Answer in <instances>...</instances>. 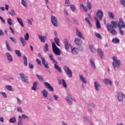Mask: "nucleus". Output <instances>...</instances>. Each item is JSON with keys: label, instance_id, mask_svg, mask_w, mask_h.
I'll list each match as a JSON object with an SVG mask.
<instances>
[{"label": "nucleus", "instance_id": "f257e3e1", "mask_svg": "<svg viewBox=\"0 0 125 125\" xmlns=\"http://www.w3.org/2000/svg\"><path fill=\"white\" fill-rule=\"evenodd\" d=\"M118 26V21H111V24H106V28L107 30L110 32L111 35H116L118 34V32L114 28H117Z\"/></svg>", "mask_w": 125, "mask_h": 125}, {"label": "nucleus", "instance_id": "f03ea898", "mask_svg": "<svg viewBox=\"0 0 125 125\" xmlns=\"http://www.w3.org/2000/svg\"><path fill=\"white\" fill-rule=\"evenodd\" d=\"M112 66L113 69L115 71H118L120 68V66H121L122 62L120 59H119V58L116 56H114L112 58Z\"/></svg>", "mask_w": 125, "mask_h": 125}, {"label": "nucleus", "instance_id": "7ed1b4c3", "mask_svg": "<svg viewBox=\"0 0 125 125\" xmlns=\"http://www.w3.org/2000/svg\"><path fill=\"white\" fill-rule=\"evenodd\" d=\"M103 11L101 9H99L96 12V16L94 18L95 20H102L103 19Z\"/></svg>", "mask_w": 125, "mask_h": 125}, {"label": "nucleus", "instance_id": "20e7f679", "mask_svg": "<svg viewBox=\"0 0 125 125\" xmlns=\"http://www.w3.org/2000/svg\"><path fill=\"white\" fill-rule=\"evenodd\" d=\"M117 98L118 102H124L125 99V94L123 92H118L117 94Z\"/></svg>", "mask_w": 125, "mask_h": 125}, {"label": "nucleus", "instance_id": "39448f33", "mask_svg": "<svg viewBox=\"0 0 125 125\" xmlns=\"http://www.w3.org/2000/svg\"><path fill=\"white\" fill-rule=\"evenodd\" d=\"M52 50L54 54H55V55H60V54H61V51H60V49L56 46V44H55V43L54 42H52Z\"/></svg>", "mask_w": 125, "mask_h": 125}, {"label": "nucleus", "instance_id": "423d86ee", "mask_svg": "<svg viewBox=\"0 0 125 125\" xmlns=\"http://www.w3.org/2000/svg\"><path fill=\"white\" fill-rule=\"evenodd\" d=\"M79 49H83V41L84 40V36L81 32H79Z\"/></svg>", "mask_w": 125, "mask_h": 125}, {"label": "nucleus", "instance_id": "0eeeda50", "mask_svg": "<svg viewBox=\"0 0 125 125\" xmlns=\"http://www.w3.org/2000/svg\"><path fill=\"white\" fill-rule=\"evenodd\" d=\"M64 71L67 76H68L69 78H72V77H73V72H72L71 69L69 68V67L67 66H64Z\"/></svg>", "mask_w": 125, "mask_h": 125}, {"label": "nucleus", "instance_id": "6e6552de", "mask_svg": "<svg viewBox=\"0 0 125 125\" xmlns=\"http://www.w3.org/2000/svg\"><path fill=\"white\" fill-rule=\"evenodd\" d=\"M117 27H118V28H125V21H124L123 18H120L119 21L118 22Z\"/></svg>", "mask_w": 125, "mask_h": 125}, {"label": "nucleus", "instance_id": "1a4fd4ad", "mask_svg": "<svg viewBox=\"0 0 125 125\" xmlns=\"http://www.w3.org/2000/svg\"><path fill=\"white\" fill-rule=\"evenodd\" d=\"M20 76L21 78V80L23 83H28L29 82L28 81V77L24 74V73L21 72L20 73Z\"/></svg>", "mask_w": 125, "mask_h": 125}, {"label": "nucleus", "instance_id": "9d476101", "mask_svg": "<svg viewBox=\"0 0 125 125\" xmlns=\"http://www.w3.org/2000/svg\"><path fill=\"white\" fill-rule=\"evenodd\" d=\"M51 22L54 26V27H57L58 26V22L57 21V19L55 16H52L51 17Z\"/></svg>", "mask_w": 125, "mask_h": 125}, {"label": "nucleus", "instance_id": "9b49d317", "mask_svg": "<svg viewBox=\"0 0 125 125\" xmlns=\"http://www.w3.org/2000/svg\"><path fill=\"white\" fill-rule=\"evenodd\" d=\"M94 88L96 91H99L100 88H101V84L98 82V81H95L94 83Z\"/></svg>", "mask_w": 125, "mask_h": 125}, {"label": "nucleus", "instance_id": "f8f14e48", "mask_svg": "<svg viewBox=\"0 0 125 125\" xmlns=\"http://www.w3.org/2000/svg\"><path fill=\"white\" fill-rule=\"evenodd\" d=\"M44 85L45 86L46 88H48V89L49 91H54V89L53 88V87H52V86H51V85L50 84H49V83H48L47 82H44Z\"/></svg>", "mask_w": 125, "mask_h": 125}, {"label": "nucleus", "instance_id": "ddd939ff", "mask_svg": "<svg viewBox=\"0 0 125 125\" xmlns=\"http://www.w3.org/2000/svg\"><path fill=\"white\" fill-rule=\"evenodd\" d=\"M66 99L70 105H72V104H73L72 101H71L73 100V98H72V95H71L70 94H68V96L66 97Z\"/></svg>", "mask_w": 125, "mask_h": 125}, {"label": "nucleus", "instance_id": "4468645a", "mask_svg": "<svg viewBox=\"0 0 125 125\" xmlns=\"http://www.w3.org/2000/svg\"><path fill=\"white\" fill-rule=\"evenodd\" d=\"M79 77L80 81H81L83 83H85V84L87 83V80H86V78H85L84 76L82 75H80Z\"/></svg>", "mask_w": 125, "mask_h": 125}, {"label": "nucleus", "instance_id": "2eb2a0df", "mask_svg": "<svg viewBox=\"0 0 125 125\" xmlns=\"http://www.w3.org/2000/svg\"><path fill=\"white\" fill-rule=\"evenodd\" d=\"M64 44L65 45V48L67 51L69 50V41L67 39H65L63 41Z\"/></svg>", "mask_w": 125, "mask_h": 125}, {"label": "nucleus", "instance_id": "dca6fc26", "mask_svg": "<svg viewBox=\"0 0 125 125\" xmlns=\"http://www.w3.org/2000/svg\"><path fill=\"white\" fill-rule=\"evenodd\" d=\"M42 64L47 69H48V63L46 62L44 58H42Z\"/></svg>", "mask_w": 125, "mask_h": 125}, {"label": "nucleus", "instance_id": "f3484780", "mask_svg": "<svg viewBox=\"0 0 125 125\" xmlns=\"http://www.w3.org/2000/svg\"><path fill=\"white\" fill-rule=\"evenodd\" d=\"M90 64L92 68H93V69H94V70H96L97 67H96V65L95 64V62H94V60H93V59H90Z\"/></svg>", "mask_w": 125, "mask_h": 125}, {"label": "nucleus", "instance_id": "a211bd4d", "mask_svg": "<svg viewBox=\"0 0 125 125\" xmlns=\"http://www.w3.org/2000/svg\"><path fill=\"white\" fill-rule=\"evenodd\" d=\"M104 82L105 83V84H109L110 85H111V86H112V83L110 79L105 78L104 80Z\"/></svg>", "mask_w": 125, "mask_h": 125}, {"label": "nucleus", "instance_id": "6ab92c4d", "mask_svg": "<svg viewBox=\"0 0 125 125\" xmlns=\"http://www.w3.org/2000/svg\"><path fill=\"white\" fill-rule=\"evenodd\" d=\"M39 38L40 39L41 42H45V40H47L46 36H43L42 35H39Z\"/></svg>", "mask_w": 125, "mask_h": 125}, {"label": "nucleus", "instance_id": "aec40b11", "mask_svg": "<svg viewBox=\"0 0 125 125\" xmlns=\"http://www.w3.org/2000/svg\"><path fill=\"white\" fill-rule=\"evenodd\" d=\"M6 55L8 58V60L9 62H12L13 61V59L12 58V56L10 55L9 53H6Z\"/></svg>", "mask_w": 125, "mask_h": 125}, {"label": "nucleus", "instance_id": "412c9836", "mask_svg": "<svg viewBox=\"0 0 125 125\" xmlns=\"http://www.w3.org/2000/svg\"><path fill=\"white\" fill-rule=\"evenodd\" d=\"M89 48L92 53H95L96 52V50H95V48L93 47V45L92 44L89 45Z\"/></svg>", "mask_w": 125, "mask_h": 125}, {"label": "nucleus", "instance_id": "4be33fe9", "mask_svg": "<svg viewBox=\"0 0 125 125\" xmlns=\"http://www.w3.org/2000/svg\"><path fill=\"white\" fill-rule=\"evenodd\" d=\"M108 16L110 19H115V14L111 11L108 12Z\"/></svg>", "mask_w": 125, "mask_h": 125}, {"label": "nucleus", "instance_id": "5701e85b", "mask_svg": "<svg viewBox=\"0 0 125 125\" xmlns=\"http://www.w3.org/2000/svg\"><path fill=\"white\" fill-rule=\"evenodd\" d=\"M97 51L99 55L100 56V57H101V58H103V57L104 56V53H103L102 49H101V48H98Z\"/></svg>", "mask_w": 125, "mask_h": 125}, {"label": "nucleus", "instance_id": "b1692460", "mask_svg": "<svg viewBox=\"0 0 125 125\" xmlns=\"http://www.w3.org/2000/svg\"><path fill=\"white\" fill-rule=\"evenodd\" d=\"M71 52L73 54H78L79 53V49L76 47H73L71 49Z\"/></svg>", "mask_w": 125, "mask_h": 125}, {"label": "nucleus", "instance_id": "393cba45", "mask_svg": "<svg viewBox=\"0 0 125 125\" xmlns=\"http://www.w3.org/2000/svg\"><path fill=\"white\" fill-rule=\"evenodd\" d=\"M20 41H21V43L22 44V46H25V45H26V44H27V42H26V40L25 39H24V38H23V37H20Z\"/></svg>", "mask_w": 125, "mask_h": 125}, {"label": "nucleus", "instance_id": "a878e982", "mask_svg": "<svg viewBox=\"0 0 125 125\" xmlns=\"http://www.w3.org/2000/svg\"><path fill=\"white\" fill-rule=\"evenodd\" d=\"M55 63V68L56 69V70H57V71H58V72H59L60 73H61L62 71H61V68L58 65V63L57 62V63Z\"/></svg>", "mask_w": 125, "mask_h": 125}, {"label": "nucleus", "instance_id": "bb28decb", "mask_svg": "<svg viewBox=\"0 0 125 125\" xmlns=\"http://www.w3.org/2000/svg\"><path fill=\"white\" fill-rule=\"evenodd\" d=\"M55 63V68L56 69V70H57V71H58V72H59L60 73H61L62 71H61V68L58 65V63L57 62V63Z\"/></svg>", "mask_w": 125, "mask_h": 125}, {"label": "nucleus", "instance_id": "cd10ccee", "mask_svg": "<svg viewBox=\"0 0 125 125\" xmlns=\"http://www.w3.org/2000/svg\"><path fill=\"white\" fill-rule=\"evenodd\" d=\"M23 64H24V66H27L28 61H27V57H26V56L24 55L23 56Z\"/></svg>", "mask_w": 125, "mask_h": 125}, {"label": "nucleus", "instance_id": "c85d7f7f", "mask_svg": "<svg viewBox=\"0 0 125 125\" xmlns=\"http://www.w3.org/2000/svg\"><path fill=\"white\" fill-rule=\"evenodd\" d=\"M86 7L89 9V10H90L92 8V5H91V3H90L88 0L86 3Z\"/></svg>", "mask_w": 125, "mask_h": 125}, {"label": "nucleus", "instance_id": "c756f323", "mask_svg": "<svg viewBox=\"0 0 125 125\" xmlns=\"http://www.w3.org/2000/svg\"><path fill=\"white\" fill-rule=\"evenodd\" d=\"M6 89L8 90L9 91H14V90L12 88V86L10 85H7L5 86Z\"/></svg>", "mask_w": 125, "mask_h": 125}, {"label": "nucleus", "instance_id": "7c9ffc66", "mask_svg": "<svg viewBox=\"0 0 125 125\" xmlns=\"http://www.w3.org/2000/svg\"><path fill=\"white\" fill-rule=\"evenodd\" d=\"M85 20L86 23H87V24H88L89 27L90 28H92V24H91V22H90V20H89V19L88 18H85Z\"/></svg>", "mask_w": 125, "mask_h": 125}, {"label": "nucleus", "instance_id": "2f4dec72", "mask_svg": "<svg viewBox=\"0 0 125 125\" xmlns=\"http://www.w3.org/2000/svg\"><path fill=\"white\" fill-rule=\"evenodd\" d=\"M96 21V25L97 29H101V25H100V22L99 21V20H95Z\"/></svg>", "mask_w": 125, "mask_h": 125}, {"label": "nucleus", "instance_id": "473e14b6", "mask_svg": "<svg viewBox=\"0 0 125 125\" xmlns=\"http://www.w3.org/2000/svg\"><path fill=\"white\" fill-rule=\"evenodd\" d=\"M39 84L37 82H35L33 83V86L32 87V89L33 90H37V85Z\"/></svg>", "mask_w": 125, "mask_h": 125}, {"label": "nucleus", "instance_id": "72a5a7b5", "mask_svg": "<svg viewBox=\"0 0 125 125\" xmlns=\"http://www.w3.org/2000/svg\"><path fill=\"white\" fill-rule=\"evenodd\" d=\"M112 42L113 43H119L120 42V39L117 38H113L112 40Z\"/></svg>", "mask_w": 125, "mask_h": 125}, {"label": "nucleus", "instance_id": "f704fd0d", "mask_svg": "<svg viewBox=\"0 0 125 125\" xmlns=\"http://www.w3.org/2000/svg\"><path fill=\"white\" fill-rule=\"evenodd\" d=\"M42 93L43 95V96H44V97H47V95L48 94V92H47V91H46V90H43L42 91Z\"/></svg>", "mask_w": 125, "mask_h": 125}, {"label": "nucleus", "instance_id": "c9c22d12", "mask_svg": "<svg viewBox=\"0 0 125 125\" xmlns=\"http://www.w3.org/2000/svg\"><path fill=\"white\" fill-rule=\"evenodd\" d=\"M17 21L19 22V24L21 26V27H24V24H23V21L21 18H17Z\"/></svg>", "mask_w": 125, "mask_h": 125}, {"label": "nucleus", "instance_id": "e433bc0d", "mask_svg": "<svg viewBox=\"0 0 125 125\" xmlns=\"http://www.w3.org/2000/svg\"><path fill=\"white\" fill-rule=\"evenodd\" d=\"M36 77H37L38 80H39V81L40 82H43V81H44L43 80V78L42 77V75H40L38 74H36Z\"/></svg>", "mask_w": 125, "mask_h": 125}, {"label": "nucleus", "instance_id": "4c0bfd02", "mask_svg": "<svg viewBox=\"0 0 125 125\" xmlns=\"http://www.w3.org/2000/svg\"><path fill=\"white\" fill-rule=\"evenodd\" d=\"M55 42L58 45V46H60V44H59V42H60V40L57 38H54Z\"/></svg>", "mask_w": 125, "mask_h": 125}, {"label": "nucleus", "instance_id": "58836bf2", "mask_svg": "<svg viewBox=\"0 0 125 125\" xmlns=\"http://www.w3.org/2000/svg\"><path fill=\"white\" fill-rule=\"evenodd\" d=\"M22 117L21 115L19 116V121L18 123V125H22Z\"/></svg>", "mask_w": 125, "mask_h": 125}, {"label": "nucleus", "instance_id": "ea45409f", "mask_svg": "<svg viewBox=\"0 0 125 125\" xmlns=\"http://www.w3.org/2000/svg\"><path fill=\"white\" fill-rule=\"evenodd\" d=\"M48 43H46L44 45V49H43L45 52H47L48 51V47H49Z\"/></svg>", "mask_w": 125, "mask_h": 125}, {"label": "nucleus", "instance_id": "a19ab883", "mask_svg": "<svg viewBox=\"0 0 125 125\" xmlns=\"http://www.w3.org/2000/svg\"><path fill=\"white\" fill-rule=\"evenodd\" d=\"M21 0V4L24 7H27V0Z\"/></svg>", "mask_w": 125, "mask_h": 125}, {"label": "nucleus", "instance_id": "79ce46f5", "mask_svg": "<svg viewBox=\"0 0 125 125\" xmlns=\"http://www.w3.org/2000/svg\"><path fill=\"white\" fill-rule=\"evenodd\" d=\"M9 122L11 124H14V123H16V118L13 117V118L10 119Z\"/></svg>", "mask_w": 125, "mask_h": 125}, {"label": "nucleus", "instance_id": "37998d69", "mask_svg": "<svg viewBox=\"0 0 125 125\" xmlns=\"http://www.w3.org/2000/svg\"><path fill=\"white\" fill-rule=\"evenodd\" d=\"M15 53L19 57H22V55L21 54V52L19 50H15Z\"/></svg>", "mask_w": 125, "mask_h": 125}, {"label": "nucleus", "instance_id": "c03bdc74", "mask_svg": "<svg viewBox=\"0 0 125 125\" xmlns=\"http://www.w3.org/2000/svg\"><path fill=\"white\" fill-rule=\"evenodd\" d=\"M80 8H82V9H83L84 11H85L86 12H87V8H86V7H84L83 4H80Z\"/></svg>", "mask_w": 125, "mask_h": 125}, {"label": "nucleus", "instance_id": "a18cd8bd", "mask_svg": "<svg viewBox=\"0 0 125 125\" xmlns=\"http://www.w3.org/2000/svg\"><path fill=\"white\" fill-rule=\"evenodd\" d=\"M49 58H50V60H52L53 62L57 63L56 61L55 60H54V59L53 58V56L52 55V54L49 55Z\"/></svg>", "mask_w": 125, "mask_h": 125}, {"label": "nucleus", "instance_id": "49530a36", "mask_svg": "<svg viewBox=\"0 0 125 125\" xmlns=\"http://www.w3.org/2000/svg\"><path fill=\"white\" fill-rule=\"evenodd\" d=\"M9 14L11 16H14L15 15V11L14 10H11V11H9Z\"/></svg>", "mask_w": 125, "mask_h": 125}, {"label": "nucleus", "instance_id": "de8ad7c7", "mask_svg": "<svg viewBox=\"0 0 125 125\" xmlns=\"http://www.w3.org/2000/svg\"><path fill=\"white\" fill-rule=\"evenodd\" d=\"M95 35L97 38H98L100 40H102V36H101V35L99 33H95Z\"/></svg>", "mask_w": 125, "mask_h": 125}, {"label": "nucleus", "instance_id": "09e8293b", "mask_svg": "<svg viewBox=\"0 0 125 125\" xmlns=\"http://www.w3.org/2000/svg\"><path fill=\"white\" fill-rule=\"evenodd\" d=\"M7 23H8V24H9V25H10V26H11V25H12V20L11 19H10V18L8 19Z\"/></svg>", "mask_w": 125, "mask_h": 125}, {"label": "nucleus", "instance_id": "8fccbe9b", "mask_svg": "<svg viewBox=\"0 0 125 125\" xmlns=\"http://www.w3.org/2000/svg\"><path fill=\"white\" fill-rule=\"evenodd\" d=\"M62 85L65 87V88H67V84L66 83V82H65V80L64 79H62Z\"/></svg>", "mask_w": 125, "mask_h": 125}, {"label": "nucleus", "instance_id": "3c124183", "mask_svg": "<svg viewBox=\"0 0 125 125\" xmlns=\"http://www.w3.org/2000/svg\"><path fill=\"white\" fill-rule=\"evenodd\" d=\"M65 6H70V1L69 0H65Z\"/></svg>", "mask_w": 125, "mask_h": 125}, {"label": "nucleus", "instance_id": "603ef678", "mask_svg": "<svg viewBox=\"0 0 125 125\" xmlns=\"http://www.w3.org/2000/svg\"><path fill=\"white\" fill-rule=\"evenodd\" d=\"M24 40L25 41H28L29 40V33H27L25 35H24Z\"/></svg>", "mask_w": 125, "mask_h": 125}, {"label": "nucleus", "instance_id": "864d4df0", "mask_svg": "<svg viewBox=\"0 0 125 125\" xmlns=\"http://www.w3.org/2000/svg\"><path fill=\"white\" fill-rule=\"evenodd\" d=\"M10 39L13 42H14V43H16V42H17V41L14 38L10 37Z\"/></svg>", "mask_w": 125, "mask_h": 125}, {"label": "nucleus", "instance_id": "5fc2aeb1", "mask_svg": "<svg viewBox=\"0 0 125 125\" xmlns=\"http://www.w3.org/2000/svg\"><path fill=\"white\" fill-rule=\"evenodd\" d=\"M119 32H120V33L121 34V35H122V36H124V31L123 30V28H119Z\"/></svg>", "mask_w": 125, "mask_h": 125}, {"label": "nucleus", "instance_id": "6e6d98bb", "mask_svg": "<svg viewBox=\"0 0 125 125\" xmlns=\"http://www.w3.org/2000/svg\"><path fill=\"white\" fill-rule=\"evenodd\" d=\"M70 8L72 11H75V10H76V7H75V5H71L70 6Z\"/></svg>", "mask_w": 125, "mask_h": 125}, {"label": "nucleus", "instance_id": "4d7b16f0", "mask_svg": "<svg viewBox=\"0 0 125 125\" xmlns=\"http://www.w3.org/2000/svg\"><path fill=\"white\" fill-rule=\"evenodd\" d=\"M21 118H22V119H27V120H29V117H28L27 116L25 115H24V114H22L21 115Z\"/></svg>", "mask_w": 125, "mask_h": 125}, {"label": "nucleus", "instance_id": "13d9d810", "mask_svg": "<svg viewBox=\"0 0 125 125\" xmlns=\"http://www.w3.org/2000/svg\"><path fill=\"white\" fill-rule=\"evenodd\" d=\"M6 46L8 51H11V49L9 47V44H8V43H7V41H6Z\"/></svg>", "mask_w": 125, "mask_h": 125}, {"label": "nucleus", "instance_id": "bf43d9fd", "mask_svg": "<svg viewBox=\"0 0 125 125\" xmlns=\"http://www.w3.org/2000/svg\"><path fill=\"white\" fill-rule=\"evenodd\" d=\"M74 42H75L77 45H79V39L76 38L74 40Z\"/></svg>", "mask_w": 125, "mask_h": 125}, {"label": "nucleus", "instance_id": "052dcab7", "mask_svg": "<svg viewBox=\"0 0 125 125\" xmlns=\"http://www.w3.org/2000/svg\"><path fill=\"white\" fill-rule=\"evenodd\" d=\"M1 94L2 96L4 97V98H7V95H6V94L5 92H2Z\"/></svg>", "mask_w": 125, "mask_h": 125}, {"label": "nucleus", "instance_id": "680f3d73", "mask_svg": "<svg viewBox=\"0 0 125 125\" xmlns=\"http://www.w3.org/2000/svg\"><path fill=\"white\" fill-rule=\"evenodd\" d=\"M9 28H10V30L11 32V33L13 35H15V32H14V30H13V29H12V28L10 26H9Z\"/></svg>", "mask_w": 125, "mask_h": 125}, {"label": "nucleus", "instance_id": "e2e57ef3", "mask_svg": "<svg viewBox=\"0 0 125 125\" xmlns=\"http://www.w3.org/2000/svg\"><path fill=\"white\" fill-rule=\"evenodd\" d=\"M36 62L39 65H42V62L40 61V59L37 58L36 59Z\"/></svg>", "mask_w": 125, "mask_h": 125}, {"label": "nucleus", "instance_id": "0e129e2a", "mask_svg": "<svg viewBox=\"0 0 125 125\" xmlns=\"http://www.w3.org/2000/svg\"><path fill=\"white\" fill-rule=\"evenodd\" d=\"M17 110H18V112H20L21 113H22L23 112V110H22L21 107H18L17 108Z\"/></svg>", "mask_w": 125, "mask_h": 125}, {"label": "nucleus", "instance_id": "69168bd1", "mask_svg": "<svg viewBox=\"0 0 125 125\" xmlns=\"http://www.w3.org/2000/svg\"><path fill=\"white\" fill-rule=\"evenodd\" d=\"M0 36H4V33H3L1 29H0Z\"/></svg>", "mask_w": 125, "mask_h": 125}, {"label": "nucleus", "instance_id": "338daca9", "mask_svg": "<svg viewBox=\"0 0 125 125\" xmlns=\"http://www.w3.org/2000/svg\"><path fill=\"white\" fill-rule=\"evenodd\" d=\"M29 66L30 68V69H33L34 68V65L30 62H29Z\"/></svg>", "mask_w": 125, "mask_h": 125}, {"label": "nucleus", "instance_id": "774afa93", "mask_svg": "<svg viewBox=\"0 0 125 125\" xmlns=\"http://www.w3.org/2000/svg\"><path fill=\"white\" fill-rule=\"evenodd\" d=\"M54 100L56 101H57V99H58V96L57 95H54Z\"/></svg>", "mask_w": 125, "mask_h": 125}]
</instances>
